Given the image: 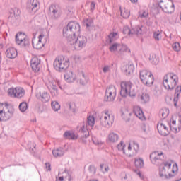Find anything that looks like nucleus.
I'll use <instances>...</instances> for the list:
<instances>
[{"label": "nucleus", "instance_id": "1", "mask_svg": "<svg viewBox=\"0 0 181 181\" xmlns=\"http://www.w3.org/2000/svg\"><path fill=\"white\" fill-rule=\"evenodd\" d=\"M94 124H95V119L94 118V116H88L87 118V122H83L80 124L79 127H78V129L79 131V133L81 134V141L86 144V139L88 138L90 136V132H88V129L90 128H92V127H94Z\"/></svg>", "mask_w": 181, "mask_h": 181}, {"label": "nucleus", "instance_id": "2", "mask_svg": "<svg viewBox=\"0 0 181 181\" xmlns=\"http://www.w3.org/2000/svg\"><path fill=\"white\" fill-rule=\"evenodd\" d=\"M164 166L160 168V177H165V179H170L177 175L179 168L177 163H175L172 167V163L169 162L163 163Z\"/></svg>", "mask_w": 181, "mask_h": 181}, {"label": "nucleus", "instance_id": "3", "mask_svg": "<svg viewBox=\"0 0 181 181\" xmlns=\"http://www.w3.org/2000/svg\"><path fill=\"white\" fill-rule=\"evenodd\" d=\"M80 32V25L78 23H67L64 25L62 35L66 38L68 43L73 42L76 33Z\"/></svg>", "mask_w": 181, "mask_h": 181}, {"label": "nucleus", "instance_id": "4", "mask_svg": "<svg viewBox=\"0 0 181 181\" xmlns=\"http://www.w3.org/2000/svg\"><path fill=\"white\" fill-rule=\"evenodd\" d=\"M114 115L107 110L102 112V117H100V125L105 128H111L114 124Z\"/></svg>", "mask_w": 181, "mask_h": 181}, {"label": "nucleus", "instance_id": "5", "mask_svg": "<svg viewBox=\"0 0 181 181\" xmlns=\"http://www.w3.org/2000/svg\"><path fill=\"white\" fill-rule=\"evenodd\" d=\"M179 81L176 74H169L164 76L163 84L167 90H173Z\"/></svg>", "mask_w": 181, "mask_h": 181}, {"label": "nucleus", "instance_id": "6", "mask_svg": "<svg viewBox=\"0 0 181 181\" xmlns=\"http://www.w3.org/2000/svg\"><path fill=\"white\" fill-rule=\"evenodd\" d=\"M123 33L124 35H128V36H130L131 37H134V35L140 37L146 33V28L141 25H136L132 29H129V27L126 26L123 28Z\"/></svg>", "mask_w": 181, "mask_h": 181}, {"label": "nucleus", "instance_id": "7", "mask_svg": "<svg viewBox=\"0 0 181 181\" xmlns=\"http://www.w3.org/2000/svg\"><path fill=\"white\" fill-rule=\"evenodd\" d=\"M70 66L69 59H66L64 56H59L54 62V67L57 71H64L67 70Z\"/></svg>", "mask_w": 181, "mask_h": 181}, {"label": "nucleus", "instance_id": "8", "mask_svg": "<svg viewBox=\"0 0 181 181\" xmlns=\"http://www.w3.org/2000/svg\"><path fill=\"white\" fill-rule=\"evenodd\" d=\"M68 43L74 50H81V49L86 47V45H87V37L84 35H78L76 37L75 35L73 41Z\"/></svg>", "mask_w": 181, "mask_h": 181}, {"label": "nucleus", "instance_id": "9", "mask_svg": "<svg viewBox=\"0 0 181 181\" xmlns=\"http://www.w3.org/2000/svg\"><path fill=\"white\" fill-rule=\"evenodd\" d=\"M120 95L122 97H129L134 98L135 97V93H132L131 90L132 88V83L129 81H122L120 83Z\"/></svg>", "mask_w": 181, "mask_h": 181}, {"label": "nucleus", "instance_id": "10", "mask_svg": "<svg viewBox=\"0 0 181 181\" xmlns=\"http://www.w3.org/2000/svg\"><path fill=\"white\" fill-rule=\"evenodd\" d=\"M139 77L142 83L146 86H152L153 84V75L152 72L143 69L139 72Z\"/></svg>", "mask_w": 181, "mask_h": 181}, {"label": "nucleus", "instance_id": "11", "mask_svg": "<svg viewBox=\"0 0 181 181\" xmlns=\"http://www.w3.org/2000/svg\"><path fill=\"white\" fill-rule=\"evenodd\" d=\"M45 86L50 91L53 97H57L59 95V90H57V82L53 78H48L45 81Z\"/></svg>", "mask_w": 181, "mask_h": 181}, {"label": "nucleus", "instance_id": "12", "mask_svg": "<svg viewBox=\"0 0 181 181\" xmlns=\"http://www.w3.org/2000/svg\"><path fill=\"white\" fill-rule=\"evenodd\" d=\"M117 97V89L114 85H110L106 88L105 94V101L111 103Z\"/></svg>", "mask_w": 181, "mask_h": 181}, {"label": "nucleus", "instance_id": "13", "mask_svg": "<svg viewBox=\"0 0 181 181\" xmlns=\"http://www.w3.org/2000/svg\"><path fill=\"white\" fill-rule=\"evenodd\" d=\"M150 159L153 165H160V163H163L165 156L162 152L154 151L150 154Z\"/></svg>", "mask_w": 181, "mask_h": 181}, {"label": "nucleus", "instance_id": "14", "mask_svg": "<svg viewBox=\"0 0 181 181\" xmlns=\"http://www.w3.org/2000/svg\"><path fill=\"white\" fill-rule=\"evenodd\" d=\"M10 97H14L15 98H22L25 95V89L21 87L10 88L7 91Z\"/></svg>", "mask_w": 181, "mask_h": 181}, {"label": "nucleus", "instance_id": "15", "mask_svg": "<svg viewBox=\"0 0 181 181\" xmlns=\"http://www.w3.org/2000/svg\"><path fill=\"white\" fill-rule=\"evenodd\" d=\"M16 43L21 46V47H26V46L30 45V41L24 34L18 33L16 35Z\"/></svg>", "mask_w": 181, "mask_h": 181}, {"label": "nucleus", "instance_id": "16", "mask_svg": "<svg viewBox=\"0 0 181 181\" xmlns=\"http://www.w3.org/2000/svg\"><path fill=\"white\" fill-rule=\"evenodd\" d=\"M49 11L52 19H59L62 16V8L58 5L52 4Z\"/></svg>", "mask_w": 181, "mask_h": 181}, {"label": "nucleus", "instance_id": "17", "mask_svg": "<svg viewBox=\"0 0 181 181\" xmlns=\"http://www.w3.org/2000/svg\"><path fill=\"white\" fill-rule=\"evenodd\" d=\"M160 4L158 6L165 13H173L175 11V4H173V2H163V1H161Z\"/></svg>", "mask_w": 181, "mask_h": 181}, {"label": "nucleus", "instance_id": "18", "mask_svg": "<svg viewBox=\"0 0 181 181\" xmlns=\"http://www.w3.org/2000/svg\"><path fill=\"white\" fill-rule=\"evenodd\" d=\"M39 5H40V4L37 0H28L26 8L28 12L36 13L37 9H39Z\"/></svg>", "mask_w": 181, "mask_h": 181}, {"label": "nucleus", "instance_id": "19", "mask_svg": "<svg viewBox=\"0 0 181 181\" xmlns=\"http://www.w3.org/2000/svg\"><path fill=\"white\" fill-rule=\"evenodd\" d=\"M9 13L8 22L11 23H15L21 18V10L18 8L11 9Z\"/></svg>", "mask_w": 181, "mask_h": 181}, {"label": "nucleus", "instance_id": "20", "mask_svg": "<svg viewBox=\"0 0 181 181\" xmlns=\"http://www.w3.org/2000/svg\"><path fill=\"white\" fill-rule=\"evenodd\" d=\"M36 97L38 100H40L42 103H48V101H50V94L45 90H42L37 93Z\"/></svg>", "mask_w": 181, "mask_h": 181}, {"label": "nucleus", "instance_id": "21", "mask_svg": "<svg viewBox=\"0 0 181 181\" xmlns=\"http://www.w3.org/2000/svg\"><path fill=\"white\" fill-rule=\"evenodd\" d=\"M43 37H45V35L41 34L38 37V40L35 37L33 38L32 45H33V47H34V49H37V50H39V49H42V47H43V46H45V43H43L42 42V39H43Z\"/></svg>", "mask_w": 181, "mask_h": 181}, {"label": "nucleus", "instance_id": "22", "mask_svg": "<svg viewBox=\"0 0 181 181\" xmlns=\"http://www.w3.org/2000/svg\"><path fill=\"white\" fill-rule=\"evenodd\" d=\"M31 69L35 73L40 71V59L37 57H33L30 61Z\"/></svg>", "mask_w": 181, "mask_h": 181}, {"label": "nucleus", "instance_id": "23", "mask_svg": "<svg viewBox=\"0 0 181 181\" xmlns=\"http://www.w3.org/2000/svg\"><path fill=\"white\" fill-rule=\"evenodd\" d=\"M4 107H3V110L4 111V119H6V121H8V119H11V118L13 117V110H11L8 108L9 107L8 103H4Z\"/></svg>", "mask_w": 181, "mask_h": 181}, {"label": "nucleus", "instance_id": "24", "mask_svg": "<svg viewBox=\"0 0 181 181\" xmlns=\"http://www.w3.org/2000/svg\"><path fill=\"white\" fill-rule=\"evenodd\" d=\"M157 129L160 134V135H163V136H166V135H169V128L165 125L163 123H159L157 125Z\"/></svg>", "mask_w": 181, "mask_h": 181}, {"label": "nucleus", "instance_id": "25", "mask_svg": "<svg viewBox=\"0 0 181 181\" xmlns=\"http://www.w3.org/2000/svg\"><path fill=\"white\" fill-rule=\"evenodd\" d=\"M64 78L67 83H74L77 80V76L73 71H69L64 74Z\"/></svg>", "mask_w": 181, "mask_h": 181}, {"label": "nucleus", "instance_id": "26", "mask_svg": "<svg viewBox=\"0 0 181 181\" xmlns=\"http://www.w3.org/2000/svg\"><path fill=\"white\" fill-rule=\"evenodd\" d=\"M133 111L137 118L141 119V121H145V115H144V112L139 106H134Z\"/></svg>", "mask_w": 181, "mask_h": 181}, {"label": "nucleus", "instance_id": "27", "mask_svg": "<svg viewBox=\"0 0 181 181\" xmlns=\"http://www.w3.org/2000/svg\"><path fill=\"white\" fill-rule=\"evenodd\" d=\"M139 19L144 23H148L149 21V12L148 11H140L139 13Z\"/></svg>", "mask_w": 181, "mask_h": 181}, {"label": "nucleus", "instance_id": "28", "mask_svg": "<svg viewBox=\"0 0 181 181\" xmlns=\"http://www.w3.org/2000/svg\"><path fill=\"white\" fill-rule=\"evenodd\" d=\"M6 56L8 59H15L18 56V51L14 47H10L6 51Z\"/></svg>", "mask_w": 181, "mask_h": 181}, {"label": "nucleus", "instance_id": "29", "mask_svg": "<svg viewBox=\"0 0 181 181\" xmlns=\"http://www.w3.org/2000/svg\"><path fill=\"white\" fill-rule=\"evenodd\" d=\"M118 139H119V136L117 134L110 132L107 136V141L110 144H116V142H118Z\"/></svg>", "mask_w": 181, "mask_h": 181}, {"label": "nucleus", "instance_id": "30", "mask_svg": "<svg viewBox=\"0 0 181 181\" xmlns=\"http://www.w3.org/2000/svg\"><path fill=\"white\" fill-rule=\"evenodd\" d=\"M52 155L54 158H62L64 155V148L59 147L52 150Z\"/></svg>", "mask_w": 181, "mask_h": 181}, {"label": "nucleus", "instance_id": "31", "mask_svg": "<svg viewBox=\"0 0 181 181\" xmlns=\"http://www.w3.org/2000/svg\"><path fill=\"white\" fill-rule=\"evenodd\" d=\"M134 64H127L124 67L123 70L126 76H130V74H132V73H134Z\"/></svg>", "mask_w": 181, "mask_h": 181}, {"label": "nucleus", "instance_id": "32", "mask_svg": "<svg viewBox=\"0 0 181 181\" xmlns=\"http://www.w3.org/2000/svg\"><path fill=\"white\" fill-rule=\"evenodd\" d=\"M181 93V86H177L175 93L174 97V105L175 107H177V101H179V95H180Z\"/></svg>", "mask_w": 181, "mask_h": 181}, {"label": "nucleus", "instance_id": "33", "mask_svg": "<svg viewBox=\"0 0 181 181\" xmlns=\"http://www.w3.org/2000/svg\"><path fill=\"white\" fill-rule=\"evenodd\" d=\"M139 98L143 104H146V103H149V100H151L149 94L146 93H143L141 95H140Z\"/></svg>", "mask_w": 181, "mask_h": 181}, {"label": "nucleus", "instance_id": "34", "mask_svg": "<svg viewBox=\"0 0 181 181\" xmlns=\"http://www.w3.org/2000/svg\"><path fill=\"white\" fill-rule=\"evenodd\" d=\"M119 47H121V44H119V43H114V44H112L110 46L109 50L112 53H114L115 52H119Z\"/></svg>", "mask_w": 181, "mask_h": 181}, {"label": "nucleus", "instance_id": "35", "mask_svg": "<svg viewBox=\"0 0 181 181\" xmlns=\"http://www.w3.org/2000/svg\"><path fill=\"white\" fill-rule=\"evenodd\" d=\"M64 138H66V139H77V136L73 132H65Z\"/></svg>", "mask_w": 181, "mask_h": 181}, {"label": "nucleus", "instance_id": "36", "mask_svg": "<svg viewBox=\"0 0 181 181\" xmlns=\"http://www.w3.org/2000/svg\"><path fill=\"white\" fill-rule=\"evenodd\" d=\"M149 61L151 62V63H152V64H158L159 57H158L155 54H151L149 57Z\"/></svg>", "mask_w": 181, "mask_h": 181}, {"label": "nucleus", "instance_id": "37", "mask_svg": "<svg viewBox=\"0 0 181 181\" xmlns=\"http://www.w3.org/2000/svg\"><path fill=\"white\" fill-rule=\"evenodd\" d=\"M170 129L173 132H179L181 129V119L179 120V124L176 127V124H170Z\"/></svg>", "mask_w": 181, "mask_h": 181}, {"label": "nucleus", "instance_id": "38", "mask_svg": "<svg viewBox=\"0 0 181 181\" xmlns=\"http://www.w3.org/2000/svg\"><path fill=\"white\" fill-rule=\"evenodd\" d=\"M123 52H126L127 53H131V49L128 48V46H127L126 45L122 44L119 47V53H123Z\"/></svg>", "mask_w": 181, "mask_h": 181}, {"label": "nucleus", "instance_id": "39", "mask_svg": "<svg viewBox=\"0 0 181 181\" xmlns=\"http://www.w3.org/2000/svg\"><path fill=\"white\" fill-rule=\"evenodd\" d=\"M120 12L121 16L124 18V19H128V18H129L130 13L129 10H127L125 8H124V9L122 10L120 8Z\"/></svg>", "mask_w": 181, "mask_h": 181}, {"label": "nucleus", "instance_id": "40", "mask_svg": "<svg viewBox=\"0 0 181 181\" xmlns=\"http://www.w3.org/2000/svg\"><path fill=\"white\" fill-rule=\"evenodd\" d=\"M18 108L21 112H25V111L29 108V105H28L26 102H22L20 103Z\"/></svg>", "mask_w": 181, "mask_h": 181}, {"label": "nucleus", "instance_id": "41", "mask_svg": "<svg viewBox=\"0 0 181 181\" xmlns=\"http://www.w3.org/2000/svg\"><path fill=\"white\" fill-rule=\"evenodd\" d=\"M117 40V33H111L108 35V43H112L113 42H115Z\"/></svg>", "mask_w": 181, "mask_h": 181}, {"label": "nucleus", "instance_id": "42", "mask_svg": "<svg viewBox=\"0 0 181 181\" xmlns=\"http://www.w3.org/2000/svg\"><path fill=\"white\" fill-rule=\"evenodd\" d=\"M0 121H6L5 119V112L4 111V104L0 103Z\"/></svg>", "mask_w": 181, "mask_h": 181}, {"label": "nucleus", "instance_id": "43", "mask_svg": "<svg viewBox=\"0 0 181 181\" xmlns=\"http://www.w3.org/2000/svg\"><path fill=\"white\" fill-rule=\"evenodd\" d=\"M135 166L138 168H144V160L142 158H136Z\"/></svg>", "mask_w": 181, "mask_h": 181}, {"label": "nucleus", "instance_id": "44", "mask_svg": "<svg viewBox=\"0 0 181 181\" xmlns=\"http://www.w3.org/2000/svg\"><path fill=\"white\" fill-rule=\"evenodd\" d=\"M51 105L54 111H58L59 110H60V105L57 101H52Z\"/></svg>", "mask_w": 181, "mask_h": 181}, {"label": "nucleus", "instance_id": "45", "mask_svg": "<svg viewBox=\"0 0 181 181\" xmlns=\"http://www.w3.org/2000/svg\"><path fill=\"white\" fill-rule=\"evenodd\" d=\"M82 77L78 80L80 84H82V86H86V84L88 82L87 77L84 75V73L81 74Z\"/></svg>", "mask_w": 181, "mask_h": 181}, {"label": "nucleus", "instance_id": "46", "mask_svg": "<svg viewBox=\"0 0 181 181\" xmlns=\"http://www.w3.org/2000/svg\"><path fill=\"white\" fill-rule=\"evenodd\" d=\"M100 168L103 173H107V172L110 170V167H108L107 164H100Z\"/></svg>", "mask_w": 181, "mask_h": 181}, {"label": "nucleus", "instance_id": "47", "mask_svg": "<svg viewBox=\"0 0 181 181\" xmlns=\"http://www.w3.org/2000/svg\"><path fill=\"white\" fill-rule=\"evenodd\" d=\"M56 181H71V176L68 175L67 177H56Z\"/></svg>", "mask_w": 181, "mask_h": 181}, {"label": "nucleus", "instance_id": "48", "mask_svg": "<svg viewBox=\"0 0 181 181\" xmlns=\"http://www.w3.org/2000/svg\"><path fill=\"white\" fill-rule=\"evenodd\" d=\"M118 151H122L123 153H125V144H124L123 141H121L117 146Z\"/></svg>", "mask_w": 181, "mask_h": 181}, {"label": "nucleus", "instance_id": "49", "mask_svg": "<svg viewBox=\"0 0 181 181\" xmlns=\"http://www.w3.org/2000/svg\"><path fill=\"white\" fill-rule=\"evenodd\" d=\"M172 47L175 52L180 51V44L179 42H175L173 44Z\"/></svg>", "mask_w": 181, "mask_h": 181}, {"label": "nucleus", "instance_id": "50", "mask_svg": "<svg viewBox=\"0 0 181 181\" xmlns=\"http://www.w3.org/2000/svg\"><path fill=\"white\" fill-rule=\"evenodd\" d=\"M160 114L162 115L163 118H166L169 115V110L165 109L160 111Z\"/></svg>", "mask_w": 181, "mask_h": 181}, {"label": "nucleus", "instance_id": "51", "mask_svg": "<svg viewBox=\"0 0 181 181\" xmlns=\"http://www.w3.org/2000/svg\"><path fill=\"white\" fill-rule=\"evenodd\" d=\"M132 146L134 148L135 152H138L139 151V144L135 141H132Z\"/></svg>", "mask_w": 181, "mask_h": 181}, {"label": "nucleus", "instance_id": "52", "mask_svg": "<svg viewBox=\"0 0 181 181\" xmlns=\"http://www.w3.org/2000/svg\"><path fill=\"white\" fill-rule=\"evenodd\" d=\"M153 37L155 40H157V41L160 40V31H155L153 33Z\"/></svg>", "mask_w": 181, "mask_h": 181}, {"label": "nucleus", "instance_id": "53", "mask_svg": "<svg viewBox=\"0 0 181 181\" xmlns=\"http://www.w3.org/2000/svg\"><path fill=\"white\" fill-rule=\"evenodd\" d=\"M103 73H110L111 71V66L108 65H105L103 69Z\"/></svg>", "mask_w": 181, "mask_h": 181}, {"label": "nucleus", "instance_id": "54", "mask_svg": "<svg viewBox=\"0 0 181 181\" xmlns=\"http://www.w3.org/2000/svg\"><path fill=\"white\" fill-rule=\"evenodd\" d=\"M83 23H94V20L91 18H86L83 20Z\"/></svg>", "mask_w": 181, "mask_h": 181}, {"label": "nucleus", "instance_id": "55", "mask_svg": "<svg viewBox=\"0 0 181 181\" xmlns=\"http://www.w3.org/2000/svg\"><path fill=\"white\" fill-rule=\"evenodd\" d=\"M135 173H136V175H138V176L140 177V179H141V180H144V175H142V173H141V171L136 170Z\"/></svg>", "mask_w": 181, "mask_h": 181}, {"label": "nucleus", "instance_id": "56", "mask_svg": "<svg viewBox=\"0 0 181 181\" xmlns=\"http://www.w3.org/2000/svg\"><path fill=\"white\" fill-rule=\"evenodd\" d=\"M45 168H46L47 172H49V171L52 170L51 165L49 163H45Z\"/></svg>", "mask_w": 181, "mask_h": 181}, {"label": "nucleus", "instance_id": "57", "mask_svg": "<svg viewBox=\"0 0 181 181\" xmlns=\"http://www.w3.org/2000/svg\"><path fill=\"white\" fill-rule=\"evenodd\" d=\"M95 9V3L94 1H92L90 3V11L93 12Z\"/></svg>", "mask_w": 181, "mask_h": 181}, {"label": "nucleus", "instance_id": "58", "mask_svg": "<svg viewBox=\"0 0 181 181\" xmlns=\"http://www.w3.org/2000/svg\"><path fill=\"white\" fill-rule=\"evenodd\" d=\"M89 170L90 172H93L94 173H95V167H94V165H90Z\"/></svg>", "mask_w": 181, "mask_h": 181}, {"label": "nucleus", "instance_id": "59", "mask_svg": "<svg viewBox=\"0 0 181 181\" xmlns=\"http://www.w3.org/2000/svg\"><path fill=\"white\" fill-rule=\"evenodd\" d=\"M170 125H176V120H173L172 123Z\"/></svg>", "mask_w": 181, "mask_h": 181}, {"label": "nucleus", "instance_id": "60", "mask_svg": "<svg viewBox=\"0 0 181 181\" xmlns=\"http://www.w3.org/2000/svg\"><path fill=\"white\" fill-rule=\"evenodd\" d=\"M132 4H136L138 2V0H130Z\"/></svg>", "mask_w": 181, "mask_h": 181}, {"label": "nucleus", "instance_id": "61", "mask_svg": "<svg viewBox=\"0 0 181 181\" xmlns=\"http://www.w3.org/2000/svg\"><path fill=\"white\" fill-rule=\"evenodd\" d=\"M131 144L129 145V146H128V150L129 151H131V149H132V147L131 146Z\"/></svg>", "mask_w": 181, "mask_h": 181}, {"label": "nucleus", "instance_id": "62", "mask_svg": "<svg viewBox=\"0 0 181 181\" xmlns=\"http://www.w3.org/2000/svg\"><path fill=\"white\" fill-rule=\"evenodd\" d=\"M90 26H91V24H90V23H86V28H90Z\"/></svg>", "mask_w": 181, "mask_h": 181}, {"label": "nucleus", "instance_id": "63", "mask_svg": "<svg viewBox=\"0 0 181 181\" xmlns=\"http://www.w3.org/2000/svg\"><path fill=\"white\" fill-rule=\"evenodd\" d=\"M4 47V44L0 43V49H2Z\"/></svg>", "mask_w": 181, "mask_h": 181}, {"label": "nucleus", "instance_id": "64", "mask_svg": "<svg viewBox=\"0 0 181 181\" xmlns=\"http://www.w3.org/2000/svg\"><path fill=\"white\" fill-rule=\"evenodd\" d=\"M69 109L71 110V105H69Z\"/></svg>", "mask_w": 181, "mask_h": 181}]
</instances>
